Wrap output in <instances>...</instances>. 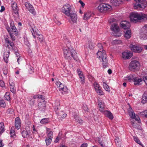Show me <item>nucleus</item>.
<instances>
[{
  "mask_svg": "<svg viewBox=\"0 0 147 147\" xmlns=\"http://www.w3.org/2000/svg\"><path fill=\"white\" fill-rule=\"evenodd\" d=\"M97 47L98 49L97 53V57L98 58L100 61L102 62V64L104 67H106L108 65V62L107 55L105 51L103 50V47L101 43H98Z\"/></svg>",
  "mask_w": 147,
  "mask_h": 147,
  "instance_id": "obj_1",
  "label": "nucleus"
},
{
  "mask_svg": "<svg viewBox=\"0 0 147 147\" xmlns=\"http://www.w3.org/2000/svg\"><path fill=\"white\" fill-rule=\"evenodd\" d=\"M147 20V15L143 13L132 12L130 14V20L131 22L136 23L138 20Z\"/></svg>",
  "mask_w": 147,
  "mask_h": 147,
  "instance_id": "obj_2",
  "label": "nucleus"
},
{
  "mask_svg": "<svg viewBox=\"0 0 147 147\" xmlns=\"http://www.w3.org/2000/svg\"><path fill=\"white\" fill-rule=\"evenodd\" d=\"M10 25L11 28L8 26L6 27V28L12 40L14 41L15 40L16 38L13 34H14L16 36H17L18 34V30L14 25L13 21H11L10 22Z\"/></svg>",
  "mask_w": 147,
  "mask_h": 147,
  "instance_id": "obj_3",
  "label": "nucleus"
},
{
  "mask_svg": "<svg viewBox=\"0 0 147 147\" xmlns=\"http://www.w3.org/2000/svg\"><path fill=\"white\" fill-rule=\"evenodd\" d=\"M121 27L125 30L124 37L127 39L129 38L131 36V31L129 29L130 24L129 22L126 21H122L120 23Z\"/></svg>",
  "mask_w": 147,
  "mask_h": 147,
  "instance_id": "obj_4",
  "label": "nucleus"
},
{
  "mask_svg": "<svg viewBox=\"0 0 147 147\" xmlns=\"http://www.w3.org/2000/svg\"><path fill=\"white\" fill-rule=\"evenodd\" d=\"M71 10V6L68 4L64 5L62 8V12L70 18L71 20L69 19V21L70 23H72L74 22V13H70Z\"/></svg>",
  "mask_w": 147,
  "mask_h": 147,
  "instance_id": "obj_5",
  "label": "nucleus"
},
{
  "mask_svg": "<svg viewBox=\"0 0 147 147\" xmlns=\"http://www.w3.org/2000/svg\"><path fill=\"white\" fill-rule=\"evenodd\" d=\"M63 51L64 57L66 59L71 60V56L73 57L74 50L72 49L64 47L63 48Z\"/></svg>",
  "mask_w": 147,
  "mask_h": 147,
  "instance_id": "obj_6",
  "label": "nucleus"
},
{
  "mask_svg": "<svg viewBox=\"0 0 147 147\" xmlns=\"http://www.w3.org/2000/svg\"><path fill=\"white\" fill-rule=\"evenodd\" d=\"M112 7L110 5L103 3L100 4L98 7V10L100 12L103 13L110 11Z\"/></svg>",
  "mask_w": 147,
  "mask_h": 147,
  "instance_id": "obj_7",
  "label": "nucleus"
},
{
  "mask_svg": "<svg viewBox=\"0 0 147 147\" xmlns=\"http://www.w3.org/2000/svg\"><path fill=\"white\" fill-rule=\"evenodd\" d=\"M140 66L139 62L136 60L131 61L130 63L129 68L131 71H134L135 70L138 69Z\"/></svg>",
  "mask_w": 147,
  "mask_h": 147,
  "instance_id": "obj_8",
  "label": "nucleus"
},
{
  "mask_svg": "<svg viewBox=\"0 0 147 147\" xmlns=\"http://www.w3.org/2000/svg\"><path fill=\"white\" fill-rule=\"evenodd\" d=\"M111 30L114 32V35L115 36H120L121 34L119 33V28L118 24L116 23H113L111 24Z\"/></svg>",
  "mask_w": 147,
  "mask_h": 147,
  "instance_id": "obj_9",
  "label": "nucleus"
},
{
  "mask_svg": "<svg viewBox=\"0 0 147 147\" xmlns=\"http://www.w3.org/2000/svg\"><path fill=\"white\" fill-rule=\"evenodd\" d=\"M140 3H136L135 4L134 7L135 9L137 10H141L145 8L146 5L145 4V0H138Z\"/></svg>",
  "mask_w": 147,
  "mask_h": 147,
  "instance_id": "obj_10",
  "label": "nucleus"
},
{
  "mask_svg": "<svg viewBox=\"0 0 147 147\" xmlns=\"http://www.w3.org/2000/svg\"><path fill=\"white\" fill-rule=\"evenodd\" d=\"M140 38L143 40L147 39V26L145 25L141 28L140 33Z\"/></svg>",
  "mask_w": 147,
  "mask_h": 147,
  "instance_id": "obj_11",
  "label": "nucleus"
},
{
  "mask_svg": "<svg viewBox=\"0 0 147 147\" xmlns=\"http://www.w3.org/2000/svg\"><path fill=\"white\" fill-rule=\"evenodd\" d=\"M129 47L131 50L132 51L135 53H141L143 49L142 47L136 45H133L132 44H131Z\"/></svg>",
  "mask_w": 147,
  "mask_h": 147,
  "instance_id": "obj_12",
  "label": "nucleus"
},
{
  "mask_svg": "<svg viewBox=\"0 0 147 147\" xmlns=\"http://www.w3.org/2000/svg\"><path fill=\"white\" fill-rule=\"evenodd\" d=\"M128 112L130 117L133 119H140L137 115H136L134 111L130 106L128 109Z\"/></svg>",
  "mask_w": 147,
  "mask_h": 147,
  "instance_id": "obj_13",
  "label": "nucleus"
},
{
  "mask_svg": "<svg viewBox=\"0 0 147 147\" xmlns=\"http://www.w3.org/2000/svg\"><path fill=\"white\" fill-rule=\"evenodd\" d=\"M128 112L130 117L133 119H140L137 115H136L134 111L130 106L128 109Z\"/></svg>",
  "mask_w": 147,
  "mask_h": 147,
  "instance_id": "obj_14",
  "label": "nucleus"
},
{
  "mask_svg": "<svg viewBox=\"0 0 147 147\" xmlns=\"http://www.w3.org/2000/svg\"><path fill=\"white\" fill-rule=\"evenodd\" d=\"M35 27L34 28L33 27H31V28H30L32 35L34 38H35V34H36L38 35V37H37V38L38 40L40 42H42L43 40V36L42 35L38 34V33L35 29Z\"/></svg>",
  "mask_w": 147,
  "mask_h": 147,
  "instance_id": "obj_15",
  "label": "nucleus"
},
{
  "mask_svg": "<svg viewBox=\"0 0 147 147\" xmlns=\"http://www.w3.org/2000/svg\"><path fill=\"white\" fill-rule=\"evenodd\" d=\"M77 73L80 80V83L82 85H84L85 83V78L83 72L79 69L77 70Z\"/></svg>",
  "mask_w": 147,
  "mask_h": 147,
  "instance_id": "obj_16",
  "label": "nucleus"
},
{
  "mask_svg": "<svg viewBox=\"0 0 147 147\" xmlns=\"http://www.w3.org/2000/svg\"><path fill=\"white\" fill-rule=\"evenodd\" d=\"M56 85L59 87V90L61 92H65L67 91V88L64 86L63 84H62L60 82L57 81L56 82Z\"/></svg>",
  "mask_w": 147,
  "mask_h": 147,
  "instance_id": "obj_17",
  "label": "nucleus"
},
{
  "mask_svg": "<svg viewBox=\"0 0 147 147\" xmlns=\"http://www.w3.org/2000/svg\"><path fill=\"white\" fill-rule=\"evenodd\" d=\"M94 87L96 92L100 95H103V92L101 89V87L97 82H95L93 84Z\"/></svg>",
  "mask_w": 147,
  "mask_h": 147,
  "instance_id": "obj_18",
  "label": "nucleus"
},
{
  "mask_svg": "<svg viewBox=\"0 0 147 147\" xmlns=\"http://www.w3.org/2000/svg\"><path fill=\"white\" fill-rule=\"evenodd\" d=\"M5 43L7 45V46L10 50H13L16 47L13 42H11L9 40V39L7 38L5 39Z\"/></svg>",
  "mask_w": 147,
  "mask_h": 147,
  "instance_id": "obj_19",
  "label": "nucleus"
},
{
  "mask_svg": "<svg viewBox=\"0 0 147 147\" xmlns=\"http://www.w3.org/2000/svg\"><path fill=\"white\" fill-rule=\"evenodd\" d=\"M11 5L14 13L17 16H18V8L17 6L16 3L14 1H12L11 2Z\"/></svg>",
  "mask_w": 147,
  "mask_h": 147,
  "instance_id": "obj_20",
  "label": "nucleus"
},
{
  "mask_svg": "<svg viewBox=\"0 0 147 147\" xmlns=\"http://www.w3.org/2000/svg\"><path fill=\"white\" fill-rule=\"evenodd\" d=\"M132 55L131 52H124L122 53V57L124 59H128L131 58Z\"/></svg>",
  "mask_w": 147,
  "mask_h": 147,
  "instance_id": "obj_21",
  "label": "nucleus"
},
{
  "mask_svg": "<svg viewBox=\"0 0 147 147\" xmlns=\"http://www.w3.org/2000/svg\"><path fill=\"white\" fill-rule=\"evenodd\" d=\"M133 82L135 85H139L142 84L143 80L141 78L135 77L133 78Z\"/></svg>",
  "mask_w": 147,
  "mask_h": 147,
  "instance_id": "obj_22",
  "label": "nucleus"
},
{
  "mask_svg": "<svg viewBox=\"0 0 147 147\" xmlns=\"http://www.w3.org/2000/svg\"><path fill=\"white\" fill-rule=\"evenodd\" d=\"M98 103L100 111L103 114L105 111H106L105 110V106L104 103L103 102L98 101Z\"/></svg>",
  "mask_w": 147,
  "mask_h": 147,
  "instance_id": "obj_23",
  "label": "nucleus"
},
{
  "mask_svg": "<svg viewBox=\"0 0 147 147\" xmlns=\"http://www.w3.org/2000/svg\"><path fill=\"white\" fill-rule=\"evenodd\" d=\"M46 134L47 135V138L52 139L53 138V132L50 128L46 127Z\"/></svg>",
  "mask_w": 147,
  "mask_h": 147,
  "instance_id": "obj_24",
  "label": "nucleus"
},
{
  "mask_svg": "<svg viewBox=\"0 0 147 147\" xmlns=\"http://www.w3.org/2000/svg\"><path fill=\"white\" fill-rule=\"evenodd\" d=\"M93 13L91 12H87L85 13L84 16L83 18L84 20H87L91 17L93 16Z\"/></svg>",
  "mask_w": 147,
  "mask_h": 147,
  "instance_id": "obj_25",
  "label": "nucleus"
},
{
  "mask_svg": "<svg viewBox=\"0 0 147 147\" xmlns=\"http://www.w3.org/2000/svg\"><path fill=\"white\" fill-rule=\"evenodd\" d=\"M140 120H133L131 121L132 126L135 128H138L139 126V124L140 123Z\"/></svg>",
  "mask_w": 147,
  "mask_h": 147,
  "instance_id": "obj_26",
  "label": "nucleus"
},
{
  "mask_svg": "<svg viewBox=\"0 0 147 147\" xmlns=\"http://www.w3.org/2000/svg\"><path fill=\"white\" fill-rule=\"evenodd\" d=\"M10 54V52L9 51H5L4 52L3 54V59L7 63L8 61V57Z\"/></svg>",
  "mask_w": 147,
  "mask_h": 147,
  "instance_id": "obj_27",
  "label": "nucleus"
},
{
  "mask_svg": "<svg viewBox=\"0 0 147 147\" xmlns=\"http://www.w3.org/2000/svg\"><path fill=\"white\" fill-rule=\"evenodd\" d=\"M106 115L110 119H113V115L112 113L108 111H106L103 113Z\"/></svg>",
  "mask_w": 147,
  "mask_h": 147,
  "instance_id": "obj_28",
  "label": "nucleus"
},
{
  "mask_svg": "<svg viewBox=\"0 0 147 147\" xmlns=\"http://www.w3.org/2000/svg\"><path fill=\"white\" fill-rule=\"evenodd\" d=\"M147 101V92H145L143 94L141 102L143 104H145Z\"/></svg>",
  "mask_w": 147,
  "mask_h": 147,
  "instance_id": "obj_29",
  "label": "nucleus"
},
{
  "mask_svg": "<svg viewBox=\"0 0 147 147\" xmlns=\"http://www.w3.org/2000/svg\"><path fill=\"white\" fill-rule=\"evenodd\" d=\"M111 2L113 5L117 6L120 4L122 1L121 0H111Z\"/></svg>",
  "mask_w": 147,
  "mask_h": 147,
  "instance_id": "obj_30",
  "label": "nucleus"
},
{
  "mask_svg": "<svg viewBox=\"0 0 147 147\" xmlns=\"http://www.w3.org/2000/svg\"><path fill=\"white\" fill-rule=\"evenodd\" d=\"M7 112L8 115L11 116L14 115L15 114L14 110L12 109H8L7 111Z\"/></svg>",
  "mask_w": 147,
  "mask_h": 147,
  "instance_id": "obj_31",
  "label": "nucleus"
},
{
  "mask_svg": "<svg viewBox=\"0 0 147 147\" xmlns=\"http://www.w3.org/2000/svg\"><path fill=\"white\" fill-rule=\"evenodd\" d=\"M15 126L17 129H19L20 128V120H15Z\"/></svg>",
  "mask_w": 147,
  "mask_h": 147,
  "instance_id": "obj_32",
  "label": "nucleus"
},
{
  "mask_svg": "<svg viewBox=\"0 0 147 147\" xmlns=\"http://www.w3.org/2000/svg\"><path fill=\"white\" fill-rule=\"evenodd\" d=\"M9 84L11 91L13 93H15L16 91V89L15 87L14 84L11 83H9Z\"/></svg>",
  "mask_w": 147,
  "mask_h": 147,
  "instance_id": "obj_33",
  "label": "nucleus"
},
{
  "mask_svg": "<svg viewBox=\"0 0 147 147\" xmlns=\"http://www.w3.org/2000/svg\"><path fill=\"white\" fill-rule=\"evenodd\" d=\"M60 113H59L58 115L59 116H60L61 117H59V118H60L61 119H65L67 116V114L64 113V112L62 111H60Z\"/></svg>",
  "mask_w": 147,
  "mask_h": 147,
  "instance_id": "obj_34",
  "label": "nucleus"
},
{
  "mask_svg": "<svg viewBox=\"0 0 147 147\" xmlns=\"http://www.w3.org/2000/svg\"><path fill=\"white\" fill-rule=\"evenodd\" d=\"M31 13L33 15H35L36 14V12L35 11L33 6L31 5L29 9H28Z\"/></svg>",
  "mask_w": 147,
  "mask_h": 147,
  "instance_id": "obj_35",
  "label": "nucleus"
},
{
  "mask_svg": "<svg viewBox=\"0 0 147 147\" xmlns=\"http://www.w3.org/2000/svg\"><path fill=\"white\" fill-rule=\"evenodd\" d=\"M139 114L143 118H147V110L141 112Z\"/></svg>",
  "mask_w": 147,
  "mask_h": 147,
  "instance_id": "obj_36",
  "label": "nucleus"
},
{
  "mask_svg": "<svg viewBox=\"0 0 147 147\" xmlns=\"http://www.w3.org/2000/svg\"><path fill=\"white\" fill-rule=\"evenodd\" d=\"M5 131L4 126L3 123H0V134H1Z\"/></svg>",
  "mask_w": 147,
  "mask_h": 147,
  "instance_id": "obj_37",
  "label": "nucleus"
},
{
  "mask_svg": "<svg viewBox=\"0 0 147 147\" xmlns=\"http://www.w3.org/2000/svg\"><path fill=\"white\" fill-rule=\"evenodd\" d=\"M10 94L9 92H6L4 95V99L7 101L10 100V98L9 96Z\"/></svg>",
  "mask_w": 147,
  "mask_h": 147,
  "instance_id": "obj_38",
  "label": "nucleus"
},
{
  "mask_svg": "<svg viewBox=\"0 0 147 147\" xmlns=\"http://www.w3.org/2000/svg\"><path fill=\"white\" fill-rule=\"evenodd\" d=\"M22 136L24 138L28 137L29 136V133L26 131H23L22 132Z\"/></svg>",
  "mask_w": 147,
  "mask_h": 147,
  "instance_id": "obj_39",
  "label": "nucleus"
},
{
  "mask_svg": "<svg viewBox=\"0 0 147 147\" xmlns=\"http://www.w3.org/2000/svg\"><path fill=\"white\" fill-rule=\"evenodd\" d=\"M103 86L104 89L106 90L108 92L110 91V89L109 88V86L106 83L103 82Z\"/></svg>",
  "mask_w": 147,
  "mask_h": 147,
  "instance_id": "obj_40",
  "label": "nucleus"
},
{
  "mask_svg": "<svg viewBox=\"0 0 147 147\" xmlns=\"http://www.w3.org/2000/svg\"><path fill=\"white\" fill-rule=\"evenodd\" d=\"M88 47L90 49H92L94 47V43L91 41H88Z\"/></svg>",
  "mask_w": 147,
  "mask_h": 147,
  "instance_id": "obj_41",
  "label": "nucleus"
},
{
  "mask_svg": "<svg viewBox=\"0 0 147 147\" xmlns=\"http://www.w3.org/2000/svg\"><path fill=\"white\" fill-rule=\"evenodd\" d=\"M134 78V76L132 75H131L130 76L126 77L125 80L130 82L132 81H133Z\"/></svg>",
  "mask_w": 147,
  "mask_h": 147,
  "instance_id": "obj_42",
  "label": "nucleus"
},
{
  "mask_svg": "<svg viewBox=\"0 0 147 147\" xmlns=\"http://www.w3.org/2000/svg\"><path fill=\"white\" fill-rule=\"evenodd\" d=\"M10 134L11 135V137H13L15 135V133L14 131V127H11V130L10 132Z\"/></svg>",
  "mask_w": 147,
  "mask_h": 147,
  "instance_id": "obj_43",
  "label": "nucleus"
},
{
  "mask_svg": "<svg viewBox=\"0 0 147 147\" xmlns=\"http://www.w3.org/2000/svg\"><path fill=\"white\" fill-rule=\"evenodd\" d=\"M115 142L116 144L118 145H120L121 143V140L118 137H117L116 138L115 140Z\"/></svg>",
  "mask_w": 147,
  "mask_h": 147,
  "instance_id": "obj_44",
  "label": "nucleus"
},
{
  "mask_svg": "<svg viewBox=\"0 0 147 147\" xmlns=\"http://www.w3.org/2000/svg\"><path fill=\"white\" fill-rule=\"evenodd\" d=\"M52 139L46 138L45 141L47 145H49L51 143Z\"/></svg>",
  "mask_w": 147,
  "mask_h": 147,
  "instance_id": "obj_45",
  "label": "nucleus"
},
{
  "mask_svg": "<svg viewBox=\"0 0 147 147\" xmlns=\"http://www.w3.org/2000/svg\"><path fill=\"white\" fill-rule=\"evenodd\" d=\"M0 106L3 107H5L6 103L4 100H0Z\"/></svg>",
  "mask_w": 147,
  "mask_h": 147,
  "instance_id": "obj_46",
  "label": "nucleus"
},
{
  "mask_svg": "<svg viewBox=\"0 0 147 147\" xmlns=\"http://www.w3.org/2000/svg\"><path fill=\"white\" fill-rule=\"evenodd\" d=\"M133 138L134 140L137 143H138V144L140 145H141L142 144L141 143V142L140 140H139L138 139V138L135 136H134Z\"/></svg>",
  "mask_w": 147,
  "mask_h": 147,
  "instance_id": "obj_47",
  "label": "nucleus"
},
{
  "mask_svg": "<svg viewBox=\"0 0 147 147\" xmlns=\"http://www.w3.org/2000/svg\"><path fill=\"white\" fill-rule=\"evenodd\" d=\"M88 78L90 82H92L94 80V78L91 75L89 74L88 76Z\"/></svg>",
  "mask_w": 147,
  "mask_h": 147,
  "instance_id": "obj_48",
  "label": "nucleus"
},
{
  "mask_svg": "<svg viewBox=\"0 0 147 147\" xmlns=\"http://www.w3.org/2000/svg\"><path fill=\"white\" fill-rule=\"evenodd\" d=\"M13 50L14 51L15 53V55H16V57H18L19 56L20 54H19V53L18 52V49L16 47L14 49H13Z\"/></svg>",
  "mask_w": 147,
  "mask_h": 147,
  "instance_id": "obj_49",
  "label": "nucleus"
},
{
  "mask_svg": "<svg viewBox=\"0 0 147 147\" xmlns=\"http://www.w3.org/2000/svg\"><path fill=\"white\" fill-rule=\"evenodd\" d=\"M31 4L28 3H25V5L26 7V8L27 9H29L30 7Z\"/></svg>",
  "mask_w": 147,
  "mask_h": 147,
  "instance_id": "obj_50",
  "label": "nucleus"
},
{
  "mask_svg": "<svg viewBox=\"0 0 147 147\" xmlns=\"http://www.w3.org/2000/svg\"><path fill=\"white\" fill-rule=\"evenodd\" d=\"M28 71L30 74H32L34 72V69L33 68L30 66L29 67V69L28 70Z\"/></svg>",
  "mask_w": 147,
  "mask_h": 147,
  "instance_id": "obj_51",
  "label": "nucleus"
},
{
  "mask_svg": "<svg viewBox=\"0 0 147 147\" xmlns=\"http://www.w3.org/2000/svg\"><path fill=\"white\" fill-rule=\"evenodd\" d=\"M49 122L48 120H41L40 123L42 124H46Z\"/></svg>",
  "mask_w": 147,
  "mask_h": 147,
  "instance_id": "obj_52",
  "label": "nucleus"
},
{
  "mask_svg": "<svg viewBox=\"0 0 147 147\" xmlns=\"http://www.w3.org/2000/svg\"><path fill=\"white\" fill-rule=\"evenodd\" d=\"M143 79L146 84L147 85V75L144 76L143 77Z\"/></svg>",
  "mask_w": 147,
  "mask_h": 147,
  "instance_id": "obj_53",
  "label": "nucleus"
},
{
  "mask_svg": "<svg viewBox=\"0 0 147 147\" xmlns=\"http://www.w3.org/2000/svg\"><path fill=\"white\" fill-rule=\"evenodd\" d=\"M82 107H83V109L84 111H87L88 112H89V109H88V108L87 107L86 105H85V106L84 105Z\"/></svg>",
  "mask_w": 147,
  "mask_h": 147,
  "instance_id": "obj_54",
  "label": "nucleus"
},
{
  "mask_svg": "<svg viewBox=\"0 0 147 147\" xmlns=\"http://www.w3.org/2000/svg\"><path fill=\"white\" fill-rule=\"evenodd\" d=\"M30 104L31 105H34V99H31L30 101Z\"/></svg>",
  "mask_w": 147,
  "mask_h": 147,
  "instance_id": "obj_55",
  "label": "nucleus"
},
{
  "mask_svg": "<svg viewBox=\"0 0 147 147\" xmlns=\"http://www.w3.org/2000/svg\"><path fill=\"white\" fill-rule=\"evenodd\" d=\"M79 2L81 4L82 7H84L85 5V4L81 0H80Z\"/></svg>",
  "mask_w": 147,
  "mask_h": 147,
  "instance_id": "obj_56",
  "label": "nucleus"
},
{
  "mask_svg": "<svg viewBox=\"0 0 147 147\" xmlns=\"http://www.w3.org/2000/svg\"><path fill=\"white\" fill-rule=\"evenodd\" d=\"M5 10V8L4 6H1V9L0 10V12H3Z\"/></svg>",
  "mask_w": 147,
  "mask_h": 147,
  "instance_id": "obj_57",
  "label": "nucleus"
},
{
  "mask_svg": "<svg viewBox=\"0 0 147 147\" xmlns=\"http://www.w3.org/2000/svg\"><path fill=\"white\" fill-rule=\"evenodd\" d=\"M87 146L88 144L86 143H84L81 145V147H87Z\"/></svg>",
  "mask_w": 147,
  "mask_h": 147,
  "instance_id": "obj_58",
  "label": "nucleus"
},
{
  "mask_svg": "<svg viewBox=\"0 0 147 147\" xmlns=\"http://www.w3.org/2000/svg\"><path fill=\"white\" fill-rule=\"evenodd\" d=\"M4 82L3 81H1L0 83V86L2 87H3L4 86Z\"/></svg>",
  "mask_w": 147,
  "mask_h": 147,
  "instance_id": "obj_59",
  "label": "nucleus"
},
{
  "mask_svg": "<svg viewBox=\"0 0 147 147\" xmlns=\"http://www.w3.org/2000/svg\"><path fill=\"white\" fill-rule=\"evenodd\" d=\"M0 147H3L4 144L2 143V140H0Z\"/></svg>",
  "mask_w": 147,
  "mask_h": 147,
  "instance_id": "obj_60",
  "label": "nucleus"
},
{
  "mask_svg": "<svg viewBox=\"0 0 147 147\" xmlns=\"http://www.w3.org/2000/svg\"><path fill=\"white\" fill-rule=\"evenodd\" d=\"M59 138L58 137H57L55 141V142L56 143L58 142L59 141Z\"/></svg>",
  "mask_w": 147,
  "mask_h": 147,
  "instance_id": "obj_61",
  "label": "nucleus"
},
{
  "mask_svg": "<svg viewBox=\"0 0 147 147\" xmlns=\"http://www.w3.org/2000/svg\"><path fill=\"white\" fill-rule=\"evenodd\" d=\"M38 98L39 99H41L42 100L43 98V96L41 95H38Z\"/></svg>",
  "mask_w": 147,
  "mask_h": 147,
  "instance_id": "obj_62",
  "label": "nucleus"
},
{
  "mask_svg": "<svg viewBox=\"0 0 147 147\" xmlns=\"http://www.w3.org/2000/svg\"><path fill=\"white\" fill-rule=\"evenodd\" d=\"M77 122L79 124H81L83 122V120H77Z\"/></svg>",
  "mask_w": 147,
  "mask_h": 147,
  "instance_id": "obj_63",
  "label": "nucleus"
},
{
  "mask_svg": "<svg viewBox=\"0 0 147 147\" xmlns=\"http://www.w3.org/2000/svg\"><path fill=\"white\" fill-rule=\"evenodd\" d=\"M21 58L20 57H19L17 59V62L19 64H20V61L21 60Z\"/></svg>",
  "mask_w": 147,
  "mask_h": 147,
  "instance_id": "obj_64",
  "label": "nucleus"
}]
</instances>
